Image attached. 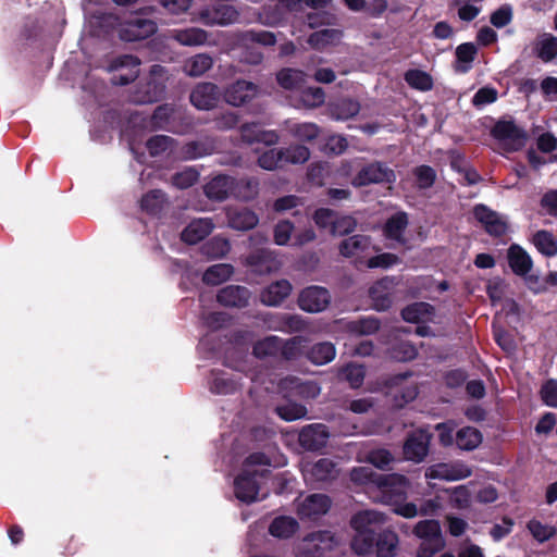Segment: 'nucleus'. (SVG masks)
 I'll return each mask as SVG.
<instances>
[{
    "label": "nucleus",
    "instance_id": "nucleus-31",
    "mask_svg": "<svg viewBox=\"0 0 557 557\" xmlns=\"http://www.w3.org/2000/svg\"><path fill=\"white\" fill-rule=\"evenodd\" d=\"M336 473V463L329 458H321L312 465H307L304 469L305 478L317 482L332 480Z\"/></svg>",
    "mask_w": 557,
    "mask_h": 557
},
{
    "label": "nucleus",
    "instance_id": "nucleus-7",
    "mask_svg": "<svg viewBox=\"0 0 557 557\" xmlns=\"http://www.w3.org/2000/svg\"><path fill=\"white\" fill-rule=\"evenodd\" d=\"M197 16L207 26H227L239 22V12L232 4L214 2L201 8Z\"/></svg>",
    "mask_w": 557,
    "mask_h": 557
},
{
    "label": "nucleus",
    "instance_id": "nucleus-53",
    "mask_svg": "<svg viewBox=\"0 0 557 557\" xmlns=\"http://www.w3.org/2000/svg\"><path fill=\"white\" fill-rule=\"evenodd\" d=\"M475 54L476 47L472 42L459 45L456 49V58L459 63L456 66V71L459 73H467L471 69V63L473 62Z\"/></svg>",
    "mask_w": 557,
    "mask_h": 557
},
{
    "label": "nucleus",
    "instance_id": "nucleus-60",
    "mask_svg": "<svg viewBox=\"0 0 557 557\" xmlns=\"http://www.w3.org/2000/svg\"><path fill=\"white\" fill-rule=\"evenodd\" d=\"M380 320L375 317H366L349 323L348 329L358 335H371L379 331Z\"/></svg>",
    "mask_w": 557,
    "mask_h": 557
},
{
    "label": "nucleus",
    "instance_id": "nucleus-13",
    "mask_svg": "<svg viewBox=\"0 0 557 557\" xmlns=\"http://www.w3.org/2000/svg\"><path fill=\"white\" fill-rule=\"evenodd\" d=\"M331 301L329 290L321 286H309L298 297V306L301 310L317 313L325 310Z\"/></svg>",
    "mask_w": 557,
    "mask_h": 557
},
{
    "label": "nucleus",
    "instance_id": "nucleus-42",
    "mask_svg": "<svg viewBox=\"0 0 557 557\" xmlns=\"http://www.w3.org/2000/svg\"><path fill=\"white\" fill-rule=\"evenodd\" d=\"M282 388H290L295 394L305 398H314L320 394V387L317 383L307 381L301 382L297 377H286L281 382Z\"/></svg>",
    "mask_w": 557,
    "mask_h": 557
},
{
    "label": "nucleus",
    "instance_id": "nucleus-61",
    "mask_svg": "<svg viewBox=\"0 0 557 557\" xmlns=\"http://www.w3.org/2000/svg\"><path fill=\"white\" fill-rule=\"evenodd\" d=\"M360 111V106L356 100L342 99L333 108L332 114L336 120H348L357 115Z\"/></svg>",
    "mask_w": 557,
    "mask_h": 557
},
{
    "label": "nucleus",
    "instance_id": "nucleus-8",
    "mask_svg": "<svg viewBox=\"0 0 557 557\" xmlns=\"http://www.w3.org/2000/svg\"><path fill=\"white\" fill-rule=\"evenodd\" d=\"M269 473V469L261 471L255 469H243L242 473L234 481L236 497L240 502L247 504L256 502L260 490V479L264 478Z\"/></svg>",
    "mask_w": 557,
    "mask_h": 557
},
{
    "label": "nucleus",
    "instance_id": "nucleus-39",
    "mask_svg": "<svg viewBox=\"0 0 557 557\" xmlns=\"http://www.w3.org/2000/svg\"><path fill=\"white\" fill-rule=\"evenodd\" d=\"M299 524L293 517L280 516L276 517L269 527V532L272 536L278 539H288L293 536L298 530Z\"/></svg>",
    "mask_w": 557,
    "mask_h": 557
},
{
    "label": "nucleus",
    "instance_id": "nucleus-36",
    "mask_svg": "<svg viewBox=\"0 0 557 557\" xmlns=\"http://www.w3.org/2000/svg\"><path fill=\"white\" fill-rule=\"evenodd\" d=\"M398 535L389 530H383L375 536L374 549L377 557H394L398 548Z\"/></svg>",
    "mask_w": 557,
    "mask_h": 557
},
{
    "label": "nucleus",
    "instance_id": "nucleus-17",
    "mask_svg": "<svg viewBox=\"0 0 557 557\" xmlns=\"http://www.w3.org/2000/svg\"><path fill=\"white\" fill-rule=\"evenodd\" d=\"M267 327L271 331H277L285 334H293L302 332L307 329L308 324L298 314L289 313H272L264 319Z\"/></svg>",
    "mask_w": 557,
    "mask_h": 557
},
{
    "label": "nucleus",
    "instance_id": "nucleus-45",
    "mask_svg": "<svg viewBox=\"0 0 557 557\" xmlns=\"http://www.w3.org/2000/svg\"><path fill=\"white\" fill-rule=\"evenodd\" d=\"M342 38V32L335 28H324L312 33L308 38V44L318 50L327 46L335 45Z\"/></svg>",
    "mask_w": 557,
    "mask_h": 557
},
{
    "label": "nucleus",
    "instance_id": "nucleus-40",
    "mask_svg": "<svg viewBox=\"0 0 557 557\" xmlns=\"http://www.w3.org/2000/svg\"><path fill=\"white\" fill-rule=\"evenodd\" d=\"M531 242L543 256L554 257L557 255V238L553 233L546 230L537 231L533 234Z\"/></svg>",
    "mask_w": 557,
    "mask_h": 557
},
{
    "label": "nucleus",
    "instance_id": "nucleus-16",
    "mask_svg": "<svg viewBox=\"0 0 557 557\" xmlns=\"http://www.w3.org/2000/svg\"><path fill=\"white\" fill-rule=\"evenodd\" d=\"M473 215L492 236H503L507 232L508 225L504 216L485 205H476Z\"/></svg>",
    "mask_w": 557,
    "mask_h": 557
},
{
    "label": "nucleus",
    "instance_id": "nucleus-28",
    "mask_svg": "<svg viewBox=\"0 0 557 557\" xmlns=\"http://www.w3.org/2000/svg\"><path fill=\"white\" fill-rule=\"evenodd\" d=\"M385 523L384 513L373 510L367 509L361 510L355 513L350 520L351 528L354 530H364L369 532H373L376 534V531Z\"/></svg>",
    "mask_w": 557,
    "mask_h": 557
},
{
    "label": "nucleus",
    "instance_id": "nucleus-21",
    "mask_svg": "<svg viewBox=\"0 0 557 557\" xmlns=\"http://www.w3.org/2000/svg\"><path fill=\"white\" fill-rule=\"evenodd\" d=\"M86 16V28L91 36L101 37L109 33L116 22V17L103 11L102 9H96L90 12L87 8L85 9Z\"/></svg>",
    "mask_w": 557,
    "mask_h": 557
},
{
    "label": "nucleus",
    "instance_id": "nucleus-43",
    "mask_svg": "<svg viewBox=\"0 0 557 557\" xmlns=\"http://www.w3.org/2000/svg\"><path fill=\"white\" fill-rule=\"evenodd\" d=\"M213 65L212 58L207 53H198L185 61L183 71L186 75L198 77L203 75Z\"/></svg>",
    "mask_w": 557,
    "mask_h": 557
},
{
    "label": "nucleus",
    "instance_id": "nucleus-64",
    "mask_svg": "<svg viewBox=\"0 0 557 557\" xmlns=\"http://www.w3.org/2000/svg\"><path fill=\"white\" fill-rule=\"evenodd\" d=\"M366 461L373 465L375 468L385 470L394 461V457L389 450L377 448L367 453Z\"/></svg>",
    "mask_w": 557,
    "mask_h": 557
},
{
    "label": "nucleus",
    "instance_id": "nucleus-27",
    "mask_svg": "<svg viewBox=\"0 0 557 557\" xmlns=\"http://www.w3.org/2000/svg\"><path fill=\"white\" fill-rule=\"evenodd\" d=\"M292 289L289 281L278 280L261 292L260 300L265 306L277 307L290 295Z\"/></svg>",
    "mask_w": 557,
    "mask_h": 557
},
{
    "label": "nucleus",
    "instance_id": "nucleus-57",
    "mask_svg": "<svg viewBox=\"0 0 557 557\" xmlns=\"http://www.w3.org/2000/svg\"><path fill=\"white\" fill-rule=\"evenodd\" d=\"M405 81L407 84L418 90L428 91L433 87L432 77L420 70H409L405 74Z\"/></svg>",
    "mask_w": 557,
    "mask_h": 557
},
{
    "label": "nucleus",
    "instance_id": "nucleus-9",
    "mask_svg": "<svg viewBox=\"0 0 557 557\" xmlns=\"http://www.w3.org/2000/svg\"><path fill=\"white\" fill-rule=\"evenodd\" d=\"M119 37L123 41H139L157 32V24L140 14L131 15L119 24Z\"/></svg>",
    "mask_w": 557,
    "mask_h": 557
},
{
    "label": "nucleus",
    "instance_id": "nucleus-54",
    "mask_svg": "<svg viewBox=\"0 0 557 557\" xmlns=\"http://www.w3.org/2000/svg\"><path fill=\"white\" fill-rule=\"evenodd\" d=\"M165 202V194L160 189H153L143 196L140 208L149 214H158Z\"/></svg>",
    "mask_w": 557,
    "mask_h": 557
},
{
    "label": "nucleus",
    "instance_id": "nucleus-4",
    "mask_svg": "<svg viewBox=\"0 0 557 557\" xmlns=\"http://www.w3.org/2000/svg\"><path fill=\"white\" fill-rule=\"evenodd\" d=\"M414 534L422 540L418 557H431L444 547L440 523L436 520H423L417 523Z\"/></svg>",
    "mask_w": 557,
    "mask_h": 557
},
{
    "label": "nucleus",
    "instance_id": "nucleus-14",
    "mask_svg": "<svg viewBox=\"0 0 557 557\" xmlns=\"http://www.w3.org/2000/svg\"><path fill=\"white\" fill-rule=\"evenodd\" d=\"M166 81V70L159 64L150 69L149 79L145 86L143 95L136 98L137 102L151 103L158 101L164 94Z\"/></svg>",
    "mask_w": 557,
    "mask_h": 557
},
{
    "label": "nucleus",
    "instance_id": "nucleus-34",
    "mask_svg": "<svg viewBox=\"0 0 557 557\" xmlns=\"http://www.w3.org/2000/svg\"><path fill=\"white\" fill-rule=\"evenodd\" d=\"M534 53L544 63L552 62L557 58V36L550 33H543L537 36L534 42Z\"/></svg>",
    "mask_w": 557,
    "mask_h": 557
},
{
    "label": "nucleus",
    "instance_id": "nucleus-3",
    "mask_svg": "<svg viewBox=\"0 0 557 557\" xmlns=\"http://www.w3.org/2000/svg\"><path fill=\"white\" fill-rule=\"evenodd\" d=\"M338 544L327 530L307 534L295 547L296 557H326Z\"/></svg>",
    "mask_w": 557,
    "mask_h": 557
},
{
    "label": "nucleus",
    "instance_id": "nucleus-52",
    "mask_svg": "<svg viewBox=\"0 0 557 557\" xmlns=\"http://www.w3.org/2000/svg\"><path fill=\"white\" fill-rule=\"evenodd\" d=\"M231 249V244L228 239L221 237V236H214L207 243H205L201 247L202 253L207 256L208 258L212 259H219L223 258L228 253Z\"/></svg>",
    "mask_w": 557,
    "mask_h": 557
},
{
    "label": "nucleus",
    "instance_id": "nucleus-32",
    "mask_svg": "<svg viewBox=\"0 0 557 557\" xmlns=\"http://www.w3.org/2000/svg\"><path fill=\"white\" fill-rule=\"evenodd\" d=\"M235 180L228 175H218L205 186V194L209 199L223 201L234 189Z\"/></svg>",
    "mask_w": 557,
    "mask_h": 557
},
{
    "label": "nucleus",
    "instance_id": "nucleus-6",
    "mask_svg": "<svg viewBox=\"0 0 557 557\" xmlns=\"http://www.w3.org/2000/svg\"><path fill=\"white\" fill-rule=\"evenodd\" d=\"M244 265L255 274L267 275L278 271L282 267V261L275 250L261 247L252 249L245 257Z\"/></svg>",
    "mask_w": 557,
    "mask_h": 557
},
{
    "label": "nucleus",
    "instance_id": "nucleus-25",
    "mask_svg": "<svg viewBox=\"0 0 557 557\" xmlns=\"http://www.w3.org/2000/svg\"><path fill=\"white\" fill-rule=\"evenodd\" d=\"M429 435L424 432H413L408 436L404 444V455L406 459L421 462L429 451Z\"/></svg>",
    "mask_w": 557,
    "mask_h": 557
},
{
    "label": "nucleus",
    "instance_id": "nucleus-23",
    "mask_svg": "<svg viewBox=\"0 0 557 557\" xmlns=\"http://www.w3.org/2000/svg\"><path fill=\"white\" fill-rule=\"evenodd\" d=\"M251 293L240 285H227L221 288L216 295V300L224 307L244 308L248 306Z\"/></svg>",
    "mask_w": 557,
    "mask_h": 557
},
{
    "label": "nucleus",
    "instance_id": "nucleus-47",
    "mask_svg": "<svg viewBox=\"0 0 557 557\" xmlns=\"http://www.w3.org/2000/svg\"><path fill=\"white\" fill-rule=\"evenodd\" d=\"M481 442V432L472 426L462 428L456 434V444L462 450H473Z\"/></svg>",
    "mask_w": 557,
    "mask_h": 557
},
{
    "label": "nucleus",
    "instance_id": "nucleus-55",
    "mask_svg": "<svg viewBox=\"0 0 557 557\" xmlns=\"http://www.w3.org/2000/svg\"><path fill=\"white\" fill-rule=\"evenodd\" d=\"M364 375V367L354 362L347 363L339 370L341 379L347 381L352 388H358L362 385Z\"/></svg>",
    "mask_w": 557,
    "mask_h": 557
},
{
    "label": "nucleus",
    "instance_id": "nucleus-37",
    "mask_svg": "<svg viewBox=\"0 0 557 557\" xmlns=\"http://www.w3.org/2000/svg\"><path fill=\"white\" fill-rule=\"evenodd\" d=\"M171 38L182 46L195 47L206 44L208 33L201 28L190 27L185 29H173Z\"/></svg>",
    "mask_w": 557,
    "mask_h": 557
},
{
    "label": "nucleus",
    "instance_id": "nucleus-59",
    "mask_svg": "<svg viewBox=\"0 0 557 557\" xmlns=\"http://www.w3.org/2000/svg\"><path fill=\"white\" fill-rule=\"evenodd\" d=\"M418 355L417 348L408 341L396 342L389 348L391 358L397 361H410Z\"/></svg>",
    "mask_w": 557,
    "mask_h": 557
},
{
    "label": "nucleus",
    "instance_id": "nucleus-22",
    "mask_svg": "<svg viewBox=\"0 0 557 557\" xmlns=\"http://www.w3.org/2000/svg\"><path fill=\"white\" fill-rule=\"evenodd\" d=\"M208 383L210 392L216 395L233 394L240 386L238 375L223 370H212Z\"/></svg>",
    "mask_w": 557,
    "mask_h": 557
},
{
    "label": "nucleus",
    "instance_id": "nucleus-44",
    "mask_svg": "<svg viewBox=\"0 0 557 557\" xmlns=\"http://www.w3.org/2000/svg\"><path fill=\"white\" fill-rule=\"evenodd\" d=\"M336 356L335 346L330 342L314 344L307 352V358L314 364L323 366Z\"/></svg>",
    "mask_w": 557,
    "mask_h": 557
},
{
    "label": "nucleus",
    "instance_id": "nucleus-33",
    "mask_svg": "<svg viewBox=\"0 0 557 557\" xmlns=\"http://www.w3.org/2000/svg\"><path fill=\"white\" fill-rule=\"evenodd\" d=\"M391 283L388 278H383L370 287L369 297L375 310L385 311L392 306L393 300L389 293Z\"/></svg>",
    "mask_w": 557,
    "mask_h": 557
},
{
    "label": "nucleus",
    "instance_id": "nucleus-58",
    "mask_svg": "<svg viewBox=\"0 0 557 557\" xmlns=\"http://www.w3.org/2000/svg\"><path fill=\"white\" fill-rule=\"evenodd\" d=\"M306 342L307 339L304 336H294L288 339L281 338L282 348L278 356L286 360L297 359L300 356V349Z\"/></svg>",
    "mask_w": 557,
    "mask_h": 557
},
{
    "label": "nucleus",
    "instance_id": "nucleus-5",
    "mask_svg": "<svg viewBox=\"0 0 557 557\" xmlns=\"http://www.w3.org/2000/svg\"><path fill=\"white\" fill-rule=\"evenodd\" d=\"M491 134L509 152L522 149L528 139L527 132L513 121L496 122Z\"/></svg>",
    "mask_w": 557,
    "mask_h": 557
},
{
    "label": "nucleus",
    "instance_id": "nucleus-56",
    "mask_svg": "<svg viewBox=\"0 0 557 557\" xmlns=\"http://www.w3.org/2000/svg\"><path fill=\"white\" fill-rule=\"evenodd\" d=\"M235 195L242 200L253 199L259 191V182L255 177L242 178L234 184Z\"/></svg>",
    "mask_w": 557,
    "mask_h": 557
},
{
    "label": "nucleus",
    "instance_id": "nucleus-49",
    "mask_svg": "<svg viewBox=\"0 0 557 557\" xmlns=\"http://www.w3.org/2000/svg\"><path fill=\"white\" fill-rule=\"evenodd\" d=\"M356 534L351 541V548L357 555H367L374 550L375 536L373 532L355 530Z\"/></svg>",
    "mask_w": 557,
    "mask_h": 557
},
{
    "label": "nucleus",
    "instance_id": "nucleus-63",
    "mask_svg": "<svg viewBox=\"0 0 557 557\" xmlns=\"http://www.w3.org/2000/svg\"><path fill=\"white\" fill-rule=\"evenodd\" d=\"M214 147L209 141H190L184 146L183 152L187 159H198L212 153Z\"/></svg>",
    "mask_w": 557,
    "mask_h": 557
},
{
    "label": "nucleus",
    "instance_id": "nucleus-15",
    "mask_svg": "<svg viewBox=\"0 0 557 557\" xmlns=\"http://www.w3.org/2000/svg\"><path fill=\"white\" fill-rule=\"evenodd\" d=\"M330 438V432L323 423H312L305 425L298 436L299 444L306 450L317 451L326 446Z\"/></svg>",
    "mask_w": 557,
    "mask_h": 557
},
{
    "label": "nucleus",
    "instance_id": "nucleus-62",
    "mask_svg": "<svg viewBox=\"0 0 557 557\" xmlns=\"http://www.w3.org/2000/svg\"><path fill=\"white\" fill-rule=\"evenodd\" d=\"M276 412L285 421H295L307 416V408L297 403H286L277 406Z\"/></svg>",
    "mask_w": 557,
    "mask_h": 557
},
{
    "label": "nucleus",
    "instance_id": "nucleus-19",
    "mask_svg": "<svg viewBox=\"0 0 557 557\" xmlns=\"http://www.w3.org/2000/svg\"><path fill=\"white\" fill-rule=\"evenodd\" d=\"M257 92L258 86L256 84L245 79H237L225 89L224 99L228 104L239 107L253 99Z\"/></svg>",
    "mask_w": 557,
    "mask_h": 557
},
{
    "label": "nucleus",
    "instance_id": "nucleus-30",
    "mask_svg": "<svg viewBox=\"0 0 557 557\" xmlns=\"http://www.w3.org/2000/svg\"><path fill=\"white\" fill-rule=\"evenodd\" d=\"M508 263L516 275L525 276L533 267L531 256L521 246L512 244L508 248Z\"/></svg>",
    "mask_w": 557,
    "mask_h": 557
},
{
    "label": "nucleus",
    "instance_id": "nucleus-26",
    "mask_svg": "<svg viewBox=\"0 0 557 557\" xmlns=\"http://www.w3.org/2000/svg\"><path fill=\"white\" fill-rule=\"evenodd\" d=\"M226 216L228 226L237 231L252 230L259 223L258 215L246 207L228 208Z\"/></svg>",
    "mask_w": 557,
    "mask_h": 557
},
{
    "label": "nucleus",
    "instance_id": "nucleus-46",
    "mask_svg": "<svg viewBox=\"0 0 557 557\" xmlns=\"http://www.w3.org/2000/svg\"><path fill=\"white\" fill-rule=\"evenodd\" d=\"M281 337L270 335L263 339L258 341L253 347L252 352L257 358L277 357L281 351Z\"/></svg>",
    "mask_w": 557,
    "mask_h": 557
},
{
    "label": "nucleus",
    "instance_id": "nucleus-51",
    "mask_svg": "<svg viewBox=\"0 0 557 557\" xmlns=\"http://www.w3.org/2000/svg\"><path fill=\"white\" fill-rule=\"evenodd\" d=\"M283 163L289 164H304L311 156L308 147L299 144L289 145L286 148H281Z\"/></svg>",
    "mask_w": 557,
    "mask_h": 557
},
{
    "label": "nucleus",
    "instance_id": "nucleus-38",
    "mask_svg": "<svg viewBox=\"0 0 557 557\" xmlns=\"http://www.w3.org/2000/svg\"><path fill=\"white\" fill-rule=\"evenodd\" d=\"M371 247V238L367 235H354L344 239L339 245V252L344 257H357Z\"/></svg>",
    "mask_w": 557,
    "mask_h": 557
},
{
    "label": "nucleus",
    "instance_id": "nucleus-11",
    "mask_svg": "<svg viewBox=\"0 0 557 557\" xmlns=\"http://www.w3.org/2000/svg\"><path fill=\"white\" fill-rule=\"evenodd\" d=\"M396 178L394 171L385 163L373 162L363 166L354 177L355 186H367L370 184L392 183Z\"/></svg>",
    "mask_w": 557,
    "mask_h": 557
},
{
    "label": "nucleus",
    "instance_id": "nucleus-29",
    "mask_svg": "<svg viewBox=\"0 0 557 557\" xmlns=\"http://www.w3.org/2000/svg\"><path fill=\"white\" fill-rule=\"evenodd\" d=\"M214 224L209 218L193 220L182 232V240L194 245L205 239L213 230Z\"/></svg>",
    "mask_w": 557,
    "mask_h": 557
},
{
    "label": "nucleus",
    "instance_id": "nucleus-20",
    "mask_svg": "<svg viewBox=\"0 0 557 557\" xmlns=\"http://www.w3.org/2000/svg\"><path fill=\"white\" fill-rule=\"evenodd\" d=\"M220 90L218 86L210 82L199 83L190 92V102L199 110L213 109L219 99Z\"/></svg>",
    "mask_w": 557,
    "mask_h": 557
},
{
    "label": "nucleus",
    "instance_id": "nucleus-18",
    "mask_svg": "<svg viewBox=\"0 0 557 557\" xmlns=\"http://www.w3.org/2000/svg\"><path fill=\"white\" fill-rule=\"evenodd\" d=\"M331 499L324 494H311L298 503L297 513L300 519L314 520L327 512Z\"/></svg>",
    "mask_w": 557,
    "mask_h": 557
},
{
    "label": "nucleus",
    "instance_id": "nucleus-1",
    "mask_svg": "<svg viewBox=\"0 0 557 557\" xmlns=\"http://www.w3.org/2000/svg\"><path fill=\"white\" fill-rule=\"evenodd\" d=\"M350 480L360 485L375 486L384 503L397 504L403 499L409 486L408 479L398 473L380 474L370 467H356L350 471Z\"/></svg>",
    "mask_w": 557,
    "mask_h": 557
},
{
    "label": "nucleus",
    "instance_id": "nucleus-41",
    "mask_svg": "<svg viewBox=\"0 0 557 557\" xmlns=\"http://www.w3.org/2000/svg\"><path fill=\"white\" fill-rule=\"evenodd\" d=\"M306 74L300 70L282 69L276 74L278 85L286 90H300L305 84Z\"/></svg>",
    "mask_w": 557,
    "mask_h": 557
},
{
    "label": "nucleus",
    "instance_id": "nucleus-12",
    "mask_svg": "<svg viewBox=\"0 0 557 557\" xmlns=\"http://www.w3.org/2000/svg\"><path fill=\"white\" fill-rule=\"evenodd\" d=\"M471 474V468L462 461L435 463L429 467L425 471V476L428 479L445 481H458L469 478Z\"/></svg>",
    "mask_w": 557,
    "mask_h": 557
},
{
    "label": "nucleus",
    "instance_id": "nucleus-2",
    "mask_svg": "<svg viewBox=\"0 0 557 557\" xmlns=\"http://www.w3.org/2000/svg\"><path fill=\"white\" fill-rule=\"evenodd\" d=\"M276 44V36L268 30L249 29L242 32L237 37V46L240 49V60L250 65H258L263 60V53L256 45L272 47Z\"/></svg>",
    "mask_w": 557,
    "mask_h": 557
},
{
    "label": "nucleus",
    "instance_id": "nucleus-35",
    "mask_svg": "<svg viewBox=\"0 0 557 557\" xmlns=\"http://www.w3.org/2000/svg\"><path fill=\"white\" fill-rule=\"evenodd\" d=\"M408 215L406 212H397L393 214L384 224L383 233L388 239L404 244V233L408 226Z\"/></svg>",
    "mask_w": 557,
    "mask_h": 557
},
{
    "label": "nucleus",
    "instance_id": "nucleus-24",
    "mask_svg": "<svg viewBox=\"0 0 557 557\" xmlns=\"http://www.w3.org/2000/svg\"><path fill=\"white\" fill-rule=\"evenodd\" d=\"M240 137L243 141L252 145L262 143L267 146H273L278 143V135L275 131H265L258 123H246L240 126Z\"/></svg>",
    "mask_w": 557,
    "mask_h": 557
},
{
    "label": "nucleus",
    "instance_id": "nucleus-48",
    "mask_svg": "<svg viewBox=\"0 0 557 557\" xmlns=\"http://www.w3.org/2000/svg\"><path fill=\"white\" fill-rule=\"evenodd\" d=\"M234 272L231 264L218 263L209 267L203 273L202 280L208 285H219L228 280Z\"/></svg>",
    "mask_w": 557,
    "mask_h": 557
},
{
    "label": "nucleus",
    "instance_id": "nucleus-10",
    "mask_svg": "<svg viewBox=\"0 0 557 557\" xmlns=\"http://www.w3.org/2000/svg\"><path fill=\"white\" fill-rule=\"evenodd\" d=\"M140 61L131 54H123L113 59L109 65L112 73L113 85L125 86L134 82L139 75Z\"/></svg>",
    "mask_w": 557,
    "mask_h": 557
},
{
    "label": "nucleus",
    "instance_id": "nucleus-50",
    "mask_svg": "<svg viewBox=\"0 0 557 557\" xmlns=\"http://www.w3.org/2000/svg\"><path fill=\"white\" fill-rule=\"evenodd\" d=\"M288 133L300 141H312L320 135V127L315 123L302 122L288 125Z\"/></svg>",
    "mask_w": 557,
    "mask_h": 557
}]
</instances>
